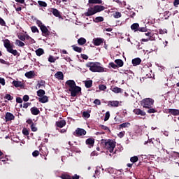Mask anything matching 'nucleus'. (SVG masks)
I'll list each match as a JSON object with an SVG mask.
<instances>
[{
	"mask_svg": "<svg viewBox=\"0 0 179 179\" xmlns=\"http://www.w3.org/2000/svg\"><path fill=\"white\" fill-rule=\"evenodd\" d=\"M15 44H17V45H19V47H24V43L18 39L15 40Z\"/></svg>",
	"mask_w": 179,
	"mask_h": 179,
	"instance_id": "obj_39",
	"label": "nucleus"
},
{
	"mask_svg": "<svg viewBox=\"0 0 179 179\" xmlns=\"http://www.w3.org/2000/svg\"><path fill=\"white\" fill-rule=\"evenodd\" d=\"M38 3L40 8H47V3H45V1L39 0V1H38Z\"/></svg>",
	"mask_w": 179,
	"mask_h": 179,
	"instance_id": "obj_36",
	"label": "nucleus"
},
{
	"mask_svg": "<svg viewBox=\"0 0 179 179\" xmlns=\"http://www.w3.org/2000/svg\"><path fill=\"white\" fill-rule=\"evenodd\" d=\"M94 103L96 104L97 106H100V104H101V102L100 101V99H95L94 101Z\"/></svg>",
	"mask_w": 179,
	"mask_h": 179,
	"instance_id": "obj_62",
	"label": "nucleus"
},
{
	"mask_svg": "<svg viewBox=\"0 0 179 179\" xmlns=\"http://www.w3.org/2000/svg\"><path fill=\"white\" fill-rule=\"evenodd\" d=\"M108 104L111 106V107H118L120 102L118 101H109Z\"/></svg>",
	"mask_w": 179,
	"mask_h": 179,
	"instance_id": "obj_23",
	"label": "nucleus"
},
{
	"mask_svg": "<svg viewBox=\"0 0 179 179\" xmlns=\"http://www.w3.org/2000/svg\"><path fill=\"white\" fill-rule=\"evenodd\" d=\"M29 106H31V103H24L23 108H27Z\"/></svg>",
	"mask_w": 179,
	"mask_h": 179,
	"instance_id": "obj_61",
	"label": "nucleus"
},
{
	"mask_svg": "<svg viewBox=\"0 0 179 179\" xmlns=\"http://www.w3.org/2000/svg\"><path fill=\"white\" fill-rule=\"evenodd\" d=\"M5 120L6 122L8 121H13V120H15V115L13 113L7 112L5 115Z\"/></svg>",
	"mask_w": 179,
	"mask_h": 179,
	"instance_id": "obj_10",
	"label": "nucleus"
},
{
	"mask_svg": "<svg viewBox=\"0 0 179 179\" xmlns=\"http://www.w3.org/2000/svg\"><path fill=\"white\" fill-rule=\"evenodd\" d=\"M110 66L111 68H113V69H117L118 68V66L117 64H114V62L110 63Z\"/></svg>",
	"mask_w": 179,
	"mask_h": 179,
	"instance_id": "obj_57",
	"label": "nucleus"
},
{
	"mask_svg": "<svg viewBox=\"0 0 179 179\" xmlns=\"http://www.w3.org/2000/svg\"><path fill=\"white\" fill-rule=\"evenodd\" d=\"M99 127H101V129H103V131H108V132H111V130H110V129L107 126L101 124Z\"/></svg>",
	"mask_w": 179,
	"mask_h": 179,
	"instance_id": "obj_44",
	"label": "nucleus"
},
{
	"mask_svg": "<svg viewBox=\"0 0 179 179\" xmlns=\"http://www.w3.org/2000/svg\"><path fill=\"white\" fill-rule=\"evenodd\" d=\"M55 78L59 80H64V73L62 71H57L55 74Z\"/></svg>",
	"mask_w": 179,
	"mask_h": 179,
	"instance_id": "obj_18",
	"label": "nucleus"
},
{
	"mask_svg": "<svg viewBox=\"0 0 179 179\" xmlns=\"http://www.w3.org/2000/svg\"><path fill=\"white\" fill-rule=\"evenodd\" d=\"M75 136H83V135H86V130L80 128H77L73 133Z\"/></svg>",
	"mask_w": 179,
	"mask_h": 179,
	"instance_id": "obj_8",
	"label": "nucleus"
},
{
	"mask_svg": "<svg viewBox=\"0 0 179 179\" xmlns=\"http://www.w3.org/2000/svg\"><path fill=\"white\" fill-rule=\"evenodd\" d=\"M88 3L101 5L103 0H88Z\"/></svg>",
	"mask_w": 179,
	"mask_h": 179,
	"instance_id": "obj_25",
	"label": "nucleus"
},
{
	"mask_svg": "<svg viewBox=\"0 0 179 179\" xmlns=\"http://www.w3.org/2000/svg\"><path fill=\"white\" fill-rule=\"evenodd\" d=\"M29 95H24V96H23V98H22V100H23L24 101H29Z\"/></svg>",
	"mask_w": 179,
	"mask_h": 179,
	"instance_id": "obj_64",
	"label": "nucleus"
},
{
	"mask_svg": "<svg viewBox=\"0 0 179 179\" xmlns=\"http://www.w3.org/2000/svg\"><path fill=\"white\" fill-rule=\"evenodd\" d=\"M78 44H79V45H84V44H86V39L85 38H80L78 40Z\"/></svg>",
	"mask_w": 179,
	"mask_h": 179,
	"instance_id": "obj_31",
	"label": "nucleus"
},
{
	"mask_svg": "<svg viewBox=\"0 0 179 179\" xmlns=\"http://www.w3.org/2000/svg\"><path fill=\"white\" fill-rule=\"evenodd\" d=\"M30 128H31L32 132H37V130H38L37 123H34V124H31Z\"/></svg>",
	"mask_w": 179,
	"mask_h": 179,
	"instance_id": "obj_35",
	"label": "nucleus"
},
{
	"mask_svg": "<svg viewBox=\"0 0 179 179\" xmlns=\"http://www.w3.org/2000/svg\"><path fill=\"white\" fill-rule=\"evenodd\" d=\"M37 96L38 97H43V96H44V94H45V91H44V90H39L37 91Z\"/></svg>",
	"mask_w": 179,
	"mask_h": 179,
	"instance_id": "obj_32",
	"label": "nucleus"
},
{
	"mask_svg": "<svg viewBox=\"0 0 179 179\" xmlns=\"http://www.w3.org/2000/svg\"><path fill=\"white\" fill-rule=\"evenodd\" d=\"M93 22L94 23H100V22H104V17L99 16V17H96L94 20Z\"/></svg>",
	"mask_w": 179,
	"mask_h": 179,
	"instance_id": "obj_26",
	"label": "nucleus"
},
{
	"mask_svg": "<svg viewBox=\"0 0 179 179\" xmlns=\"http://www.w3.org/2000/svg\"><path fill=\"white\" fill-rule=\"evenodd\" d=\"M141 41H143V43H145L148 41H153V38L148 37L147 38H143V39H141Z\"/></svg>",
	"mask_w": 179,
	"mask_h": 179,
	"instance_id": "obj_49",
	"label": "nucleus"
},
{
	"mask_svg": "<svg viewBox=\"0 0 179 179\" xmlns=\"http://www.w3.org/2000/svg\"><path fill=\"white\" fill-rule=\"evenodd\" d=\"M131 30H134V31H138V30H139V24L134 23V24H131Z\"/></svg>",
	"mask_w": 179,
	"mask_h": 179,
	"instance_id": "obj_27",
	"label": "nucleus"
},
{
	"mask_svg": "<svg viewBox=\"0 0 179 179\" xmlns=\"http://www.w3.org/2000/svg\"><path fill=\"white\" fill-rule=\"evenodd\" d=\"M112 92H113L114 93H122V89L118 87H115L112 89Z\"/></svg>",
	"mask_w": 179,
	"mask_h": 179,
	"instance_id": "obj_33",
	"label": "nucleus"
},
{
	"mask_svg": "<svg viewBox=\"0 0 179 179\" xmlns=\"http://www.w3.org/2000/svg\"><path fill=\"white\" fill-rule=\"evenodd\" d=\"M31 30L32 33H40V31H38V29L36 26H32Z\"/></svg>",
	"mask_w": 179,
	"mask_h": 179,
	"instance_id": "obj_42",
	"label": "nucleus"
},
{
	"mask_svg": "<svg viewBox=\"0 0 179 179\" xmlns=\"http://www.w3.org/2000/svg\"><path fill=\"white\" fill-rule=\"evenodd\" d=\"M22 134L23 135H24L25 136H27V135H29V130L26 128H24L22 129Z\"/></svg>",
	"mask_w": 179,
	"mask_h": 179,
	"instance_id": "obj_53",
	"label": "nucleus"
},
{
	"mask_svg": "<svg viewBox=\"0 0 179 179\" xmlns=\"http://www.w3.org/2000/svg\"><path fill=\"white\" fill-rule=\"evenodd\" d=\"M3 45L5 48H6V50L10 54H12L14 55V57H20V53L17 52L16 50L13 49V45L10 44V41L9 39H5L3 41Z\"/></svg>",
	"mask_w": 179,
	"mask_h": 179,
	"instance_id": "obj_2",
	"label": "nucleus"
},
{
	"mask_svg": "<svg viewBox=\"0 0 179 179\" xmlns=\"http://www.w3.org/2000/svg\"><path fill=\"white\" fill-rule=\"evenodd\" d=\"M115 64H116V65L119 66V68H122V66H124V62L120 59H115Z\"/></svg>",
	"mask_w": 179,
	"mask_h": 179,
	"instance_id": "obj_24",
	"label": "nucleus"
},
{
	"mask_svg": "<svg viewBox=\"0 0 179 179\" xmlns=\"http://www.w3.org/2000/svg\"><path fill=\"white\" fill-rule=\"evenodd\" d=\"M73 50L76 51V52H82V48H80L78 46H76V45H72Z\"/></svg>",
	"mask_w": 179,
	"mask_h": 179,
	"instance_id": "obj_34",
	"label": "nucleus"
},
{
	"mask_svg": "<svg viewBox=\"0 0 179 179\" xmlns=\"http://www.w3.org/2000/svg\"><path fill=\"white\" fill-rule=\"evenodd\" d=\"M38 155H40V152H38V150H35L32 152V156L34 157H37V156H38Z\"/></svg>",
	"mask_w": 179,
	"mask_h": 179,
	"instance_id": "obj_55",
	"label": "nucleus"
},
{
	"mask_svg": "<svg viewBox=\"0 0 179 179\" xmlns=\"http://www.w3.org/2000/svg\"><path fill=\"white\" fill-rule=\"evenodd\" d=\"M0 83L2 85V86H5V78L0 77Z\"/></svg>",
	"mask_w": 179,
	"mask_h": 179,
	"instance_id": "obj_63",
	"label": "nucleus"
},
{
	"mask_svg": "<svg viewBox=\"0 0 179 179\" xmlns=\"http://www.w3.org/2000/svg\"><path fill=\"white\" fill-rule=\"evenodd\" d=\"M65 125H66V122H65V120H60L56 122V127H57L58 128H64Z\"/></svg>",
	"mask_w": 179,
	"mask_h": 179,
	"instance_id": "obj_19",
	"label": "nucleus"
},
{
	"mask_svg": "<svg viewBox=\"0 0 179 179\" xmlns=\"http://www.w3.org/2000/svg\"><path fill=\"white\" fill-rule=\"evenodd\" d=\"M36 54L38 57H41L44 54V50L43 48H38L36 50Z\"/></svg>",
	"mask_w": 179,
	"mask_h": 179,
	"instance_id": "obj_29",
	"label": "nucleus"
},
{
	"mask_svg": "<svg viewBox=\"0 0 179 179\" xmlns=\"http://www.w3.org/2000/svg\"><path fill=\"white\" fill-rule=\"evenodd\" d=\"M104 143L106 149L110 152V153H113L114 152V149H115V141L114 140H102Z\"/></svg>",
	"mask_w": 179,
	"mask_h": 179,
	"instance_id": "obj_4",
	"label": "nucleus"
},
{
	"mask_svg": "<svg viewBox=\"0 0 179 179\" xmlns=\"http://www.w3.org/2000/svg\"><path fill=\"white\" fill-rule=\"evenodd\" d=\"M83 117L84 118H90V113H89L87 111H84L83 113Z\"/></svg>",
	"mask_w": 179,
	"mask_h": 179,
	"instance_id": "obj_45",
	"label": "nucleus"
},
{
	"mask_svg": "<svg viewBox=\"0 0 179 179\" xmlns=\"http://www.w3.org/2000/svg\"><path fill=\"white\" fill-rule=\"evenodd\" d=\"M25 76L28 79H33L34 78V71H28V72L25 73Z\"/></svg>",
	"mask_w": 179,
	"mask_h": 179,
	"instance_id": "obj_22",
	"label": "nucleus"
},
{
	"mask_svg": "<svg viewBox=\"0 0 179 179\" xmlns=\"http://www.w3.org/2000/svg\"><path fill=\"white\" fill-rule=\"evenodd\" d=\"M41 31L42 32V36L44 37H48V36L51 35V32L45 25L41 27Z\"/></svg>",
	"mask_w": 179,
	"mask_h": 179,
	"instance_id": "obj_7",
	"label": "nucleus"
},
{
	"mask_svg": "<svg viewBox=\"0 0 179 179\" xmlns=\"http://www.w3.org/2000/svg\"><path fill=\"white\" fill-rule=\"evenodd\" d=\"M36 24H38V27H40V29H41L42 26H44V24H43V22L39 20H36Z\"/></svg>",
	"mask_w": 179,
	"mask_h": 179,
	"instance_id": "obj_58",
	"label": "nucleus"
},
{
	"mask_svg": "<svg viewBox=\"0 0 179 179\" xmlns=\"http://www.w3.org/2000/svg\"><path fill=\"white\" fill-rule=\"evenodd\" d=\"M66 85L69 87V92L76 87V83L73 80H69L66 82Z\"/></svg>",
	"mask_w": 179,
	"mask_h": 179,
	"instance_id": "obj_9",
	"label": "nucleus"
},
{
	"mask_svg": "<svg viewBox=\"0 0 179 179\" xmlns=\"http://www.w3.org/2000/svg\"><path fill=\"white\" fill-rule=\"evenodd\" d=\"M60 178H62V179H72V176L71 175L67 174V173H62L60 176Z\"/></svg>",
	"mask_w": 179,
	"mask_h": 179,
	"instance_id": "obj_30",
	"label": "nucleus"
},
{
	"mask_svg": "<svg viewBox=\"0 0 179 179\" xmlns=\"http://www.w3.org/2000/svg\"><path fill=\"white\" fill-rule=\"evenodd\" d=\"M85 143L89 146V148H93L94 146V138H89L86 140Z\"/></svg>",
	"mask_w": 179,
	"mask_h": 179,
	"instance_id": "obj_15",
	"label": "nucleus"
},
{
	"mask_svg": "<svg viewBox=\"0 0 179 179\" xmlns=\"http://www.w3.org/2000/svg\"><path fill=\"white\" fill-rule=\"evenodd\" d=\"M103 43V39L101 38H96L93 39L94 45H101Z\"/></svg>",
	"mask_w": 179,
	"mask_h": 179,
	"instance_id": "obj_13",
	"label": "nucleus"
},
{
	"mask_svg": "<svg viewBox=\"0 0 179 179\" xmlns=\"http://www.w3.org/2000/svg\"><path fill=\"white\" fill-rule=\"evenodd\" d=\"M155 103V100L152 98H146L141 101V105L143 108H151L152 106Z\"/></svg>",
	"mask_w": 179,
	"mask_h": 179,
	"instance_id": "obj_5",
	"label": "nucleus"
},
{
	"mask_svg": "<svg viewBox=\"0 0 179 179\" xmlns=\"http://www.w3.org/2000/svg\"><path fill=\"white\" fill-rule=\"evenodd\" d=\"M99 90H102V91H104L106 90V89H107V86H106L105 85H99Z\"/></svg>",
	"mask_w": 179,
	"mask_h": 179,
	"instance_id": "obj_54",
	"label": "nucleus"
},
{
	"mask_svg": "<svg viewBox=\"0 0 179 179\" xmlns=\"http://www.w3.org/2000/svg\"><path fill=\"white\" fill-rule=\"evenodd\" d=\"M131 125V123L129 122H124L119 125V128L121 129V128H128Z\"/></svg>",
	"mask_w": 179,
	"mask_h": 179,
	"instance_id": "obj_37",
	"label": "nucleus"
},
{
	"mask_svg": "<svg viewBox=\"0 0 179 179\" xmlns=\"http://www.w3.org/2000/svg\"><path fill=\"white\" fill-rule=\"evenodd\" d=\"M138 160L139 159L136 156H134L130 158V162L131 163H136V162H138Z\"/></svg>",
	"mask_w": 179,
	"mask_h": 179,
	"instance_id": "obj_43",
	"label": "nucleus"
},
{
	"mask_svg": "<svg viewBox=\"0 0 179 179\" xmlns=\"http://www.w3.org/2000/svg\"><path fill=\"white\" fill-rule=\"evenodd\" d=\"M121 16H122V15L121 14V13L117 11L113 14V17H115V19H120V17H121Z\"/></svg>",
	"mask_w": 179,
	"mask_h": 179,
	"instance_id": "obj_40",
	"label": "nucleus"
},
{
	"mask_svg": "<svg viewBox=\"0 0 179 179\" xmlns=\"http://www.w3.org/2000/svg\"><path fill=\"white\" fill-rule=\"evenodd\" d=\"M141 62H142V59L139 57L134 58L131 61L133 66H138V65H141Z\"/></svg>",
	"mask_w": 179,
	"mask_h": 179,
	"instance_id": "obj_14",
	"label": "nucleus"
},
{
	"mask_svg": "<svg viewBox=\"0 0 179 179\" xmlns=\"http://www.w3.org/2000/svg\"><path fill=\"white\" fill-rule=\"evenodd\" d=\"M69 92L72 97H76V96H80V94H82V88L76 85V87L70 90Z\"/></svg>",
	"mask_w": 179,
	"mask_h": 179,
	"instance_id": "obj_6",
	"label": "nucleus"
},
{
	"mask_svg": "<svg viewBox=\"0 0 179 179\" xmlns=\"http://www.w3.org/2000/svg\"><path fill=\"white\" fill-rule=\"evenodd\" d=\"M0 24L1 26H6V22H5V20H3V19H2L0 17Z\"/></svg>",
	"mask_w": 179,
	"mask_h": 179,
	"instance_id": "obj_59",
	"label": "nucleus"
},
{
	"mask_svg": "<svg viewBox=\"0 0 179 179\" xmlns=\"http://www.w3.org/2000/svg\"><path fill=\"white\" fill-rule=\"evenodd\" d=\"M18 38L21 40V41H26V35H18Z\"/></svg>",
	"mask_w": 179,
	"mask_h": 179,
	"instance_id": "obj_51",
	"label": "nucleus"
},
{
	"mask_svg": "<svg viewBox=\"0 0 179 179\" xmlns=\"http://www.w3.org/2000/svg\"><path fill=\"white\" fill-rule=\"evenodd\" d=\"M32 115H38L40 114V110L37 107H32L30 109Z\"/></svg>",
	"mask_w": 179,
	"mask_h": 179,
	"instance_id": "obj_17",
	"label": "nucleus"
},
{
	"mask_svg": "<svg viewBox=\"0 0 179 179\" xmlns=\"http://www.w3.org/2000/svg\"><path fill=\"white\" fill-rule=\"evenodd\" d=\"M134 114L136 115H141L142 117L146 115V113L144 112L143 110H141L140 108H136L133 110Z\"/></svg>",
	"mask_w": 179,
	"mask_h": 179,
	"instance_id": "obj_16",
	"label": "nucleus"
},
{
	"mask_svg": "<svg viewBox=\"0 0 179 179\" xmlns=\"http://www.w3.org/2000/svg\"><path fill=\"white\" fill-rule=\"evenodd\" d=\"M118 138H124V136H125V131H120L118 134H117Z\"/></svg>",
	"mask_w": 179,
	"mask_h": 179,
	"instance_id": "obj_56",
	"label": "nucleus"
},
{
	"mask_svg": "<svg viewBox=\"0 0 179 179\" xmlns=\"http://www.w3.org/2000/svg\"><path fill=\"white\" fill-rule=\"evenodd\" d=\"M1 160V162H4L5 163V162H8L9 159H8V156H6V155H3V159H0Z\"/></svg>",
	"mask_w": 179,
	"mask_h": 179,
	"instance_id": "obj_60",
	"label": "nucleus"
},
{
	"mask_svg": "<svg viewBox=\"0 0 179 179\" xmlns=\"http://www.w3.org/2000/svg\"><path fill=\"white\" fill-rule=\"evenodd\" d=\"M85 86L87 89H90L92 86H93V80H85L84 81Z\"/></svg>",
	"mask_w": 179,
	"mask_h": 179,
	"instance_id": "obj_21",
	"label": "nucleus"
},
{
	"mask_svg": "<svg viewBox=\"0 0 179 179\" xmlns=\"http://www.w3.org/2000/svg\"><path fill=\"white\" fill-rule=\"evenodd\" d=\"M138 31H141L143 33H146L148 31V29L146 27H138Z\"/></svg>",
	"mask_w": 179,
	"mask_h": 179,
	"instance_id": "obj_50",
	"label": "nucleus"
},
{
	"mask_svg": "<svg viewBox=\"0 0 179 179\" xmlns=\"http://www.w3.org/2000/svg\"><path fill=\"white\" fill-rule=\"evenodd\" d=\"M86 66L90 68L91 72H104V68L101 67L99 62H88Z\"/></svg>",
	"mask_w": 179,
	"mask_h": 179,
	"instance_id": "obj_3",
	"label": "nucleus"
},
{
	"mask_svg": "<svg viewBox=\"0 0 179 179\" xmlns=\"http://www.w3.org/2000/svg\"><path fill=\"white\" fill-rule=\"evenodd\" d=\"M38 100L40 103H48V96L43 95V96L38 98Z\"/></svg>",
	"mask_w": 179,
	"mask_h": 179,
	"instance_id": "obj_20",
	"label": "nucleus"
},
{
	"mask_svg": "<svg viewBox=\"0 0 179 179\" xmlns=\"http://www.w3.org/2000/svg\"><path fill=\"white\" fill-rule=\"evenodd\" d=\"M52 13L56 17H59V19H62V15H61V13L57 8H52Z\"/></svg>",
	"mask_w": 179,
	"mask_h": 179,
	"instance_id": "obj_12",
	"label": "nucleus"
},
{
	"mask_svg": "<svg viewBox=\"0 0 179 179\" xmlns=\"http://www.w3.org/2000/svg\"><path fill=\"white\" fill-rule=\"evenodd\" d=\"M26 40H29L31 44H34V43H36V41L28 34L26 35Z\"/></svg>",
	"mask_w": 179,
	"mask_h": 179,
	"instance_id": "obj_38",
	"label": "nucleus"
},
{
	"mask_svg": "<svg viewBox=\"0 0 179 179\" xmlns=\"http://www.w3.org/2000/svg\"><path fill=\"white\" fill-rule=\"evenodd\" d=\"M13 85L15 87H22V86H23L21 81L16 80L13 81Z\"/></svg>",
	"mask_w": 179,
	"mask_h": 179,
	"instance_id": "obj_28",
	"label": "nucleus"
},
{
	"mask_svg": "<svg viewBox=\"0 0 179 179\" xmlns=\"http://www.w3.org/2000/svg\"><path fill=\"white\" fill-rule=\"evenodd\" d=\"M110 120V112L107 111L105 114L104 121H108Z\"/></svg>",
	"mask_w": 179,
	"mask_h": 179,
	"instance_id": "obj_48",
	"label": "nucleus"
},
{
	"mask_svg": "<svg viewBox=\"0 0 179 179\" xmlns=\"http://www.w3.org/2000/svg\"><path fill=\"white\" fill-rule=\"evenodd\" d=\"M165 111L167 114H171L172 115H179L178 109H166Z\"/></svg>",
	"mask_w": 179,
	"mask_h": 179,
	"instance_id": "obj_11",
	"label": "nucleus"
},
{
	"mask_svg": "<svg viewBox=\"0 0 179 179\" xmlns=\"http://www.w3.org/2000/svg\"><path fill=\"white\" fill-rule=\"evenodd\" d=\"M4 99L6 100H8V101H10V100H13V96H12L10 94H7L4 96Z\"/></svg>",
	"mask_w": 179,
	"mask_h": 179,
	"instance_id": "obj_46",
	"label": "nucleus"
},
{
	"mask_svg": "<svg viewBox=\"0 0 179 179\" xmlns=\"http://www.w3.org/2000/svg\"><path fill=\"white\" fill-rule=\"evenodd\" d=\"M62 57H63L64 59H65V61H66L67 62H70V61H72V59H71V57H69V56H66L64 55H62Z\"/></svg>",
	"mask_w": 179,
	"mask_h": 179,
	"instance_id": "obj_52",
	"label": "nucleus"
},
{
	"mask_svg": "<svg viewBox=\"0 0 179 179\" xmlns=\"http://www.w3.org/2000/svg\"><path fill=\"white\" fill-rule=\"evenodd\" d=\"M49 62L54 63L57 61V59L54 58V56L50 55L48 57Z\"/></svg>",
	"mask_w": 179,
	"mask_h": 179,
	"instance_id": "obj_47",
	"label": "nucleus"
},
{
	"mask_svg": "<svg viewBox=\"0 0 179 179\" xmlns=\"http://www.w3.org/2000/svg\"><path fill=\"white\" fill-rule=\"evenodd\" d=\"M147 113H148V114H152L155 113H157V110L153 108H148V110H147Z\"/></svg>",
	"mask_w": 179,
	"mask_h": 179,
	"instance_id": "obj_41",
	"label": "nucleus"
},
{
	"mask_svg": "<svg viewBox=\"0 0 179 179\" xmlns=\"http://www.w3.org/2000/svg\"><path fill=\"white\" fill-rule=\"evenodd\" d=\"M104 9H106L104 6L96 5L94 7H90L88 8L87 12H85L84 15L85 16H93V15H96V13L103 12Z\"/></svg>",
	"mask_w": 179,
	"mask_h": 179,
	"instance_id": "obj_1",
	"label": "nucleus"
}]
</instances>
